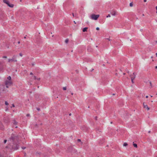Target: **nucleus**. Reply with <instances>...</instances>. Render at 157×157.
Masks as SVG:
<instances>
[{
  "instance_id": "nucleus-56",
  "label": "nucleus",
  "mask_w": 157,
  "mask_h": 157,
  "mask_svg": "<svg viewBox=\"0 0 157 157\" xmlns=\"http://www.w3.org/2000/svg\"><path fill=\"white\" fill-rule=\"evenodd\" d=\"M15 128H17V126H16V127H15Z\"/></svg>"
},
{
  "instance_id": "nucleus-61",
  "label": "nucleus",
  "mask_w": 157,
  "mask_h": 157,
  "mask_svg": "<svg viewBox=\"0 0 157 157\" xmlns=\"http://www.w3.org/2000/svg\"><path fill=\"white\" fill-rule=\"evenodd\" d=\"M111 124H112V122H111Z\"/></svg>"
},
{
  "instance_id": "nucleus-25",
  "label": "nucleus",
  "mask_w": 157,
  "mask_h": 157,
  "mask_svg": "<svg viewBox=\"0 0 157 157\" xmlns=\"http://www.w3.org/2000/svg\"><path fill=\"white\" fill-rule=\"evenodd\" d=\"M107 17H110V15L109 14H108V16H107Z\"/></svg>"
},
{
  "instance_id": "nucleus-10",
  "label": "nucleus",
  "mask_w": 157,
  "mask_h": 157,
  "mask_svg": "<svg viewBox=\"0 0 157 157\" xmlns=\"http://www.w3.org/2000/svg\"><path fill=\"white\" fill-rule=\"evenodd\" d=\"M111 14H112V15H113V16H115V15H116V12L114 11H112L111 12Z\"/></svg>"
},
{
  "instance_id": "nucleus-45",
  "label": "nucleus",
  "mask_w": 157,
  "mask_h": 157,
  "mask_svg": "<svg viewBox=\"0 0 157 157\" xmlns=\"http://www.w3.org/2000/svg\"><path fill=\"white\" fill-rule=\"evenodd\" d=\"M18 44H19L20 43V42L19 41L18 42Z\"/></svg>"
},
{
  "instance_id": "nucleus-49",
  "label": "nucleus",
  "mask_w": 157,
  "mask_h": 157,
  "mask_svg": "<svg viewBox=\"0 0 157 157\" xmlns=\"http://www.w3.org/2000/svg\"><path fill=\"white\" fill-rule=\"evenodd\" d=\"M69 115H70V116H71V113H70Z\"/></svg>"
},
{
  "instance_id": "nucleus-57",
  "label": "nucleus",
  "mask_w": 157,
  "mask_h": 157,
  "mask_svg": "<svg viewBox=\"0 0 157 157\" xmlns=\"http://www.w3.org/2000/svg\"><path fill=\"white\" fill-rule=\"evenodd\" d=\"M53 36H54V35H52V37H53Z\"/></svg>"
},
{
  "instance_id": "nucleus-60",
  "label": "nucleus",
  "mask_w": 157,
  "mask_h": 157,
  "mask_svg": "<svg viewBox=\"0 0 157 157\" xmlns=\"http://www.w3.org/2000/svg\"><path fill=\"white\" fill-rule=\"evenodd\" d=\"M1 95V93H0V96Z\"/></svg>"
},
{
  "instance_id": "nucleus-15",
  "label": "nucleus",
  "mask_w": 157,
  "mask_h": 157,
  "mask_svg": "<svg viewBox=\"0 0 157 157\" xmlns=\"http://www.w3.org/2000/svg\"><path fill=\"white\" fill-rule=\"evenodd\" d=\"M133 145L136 148L137 147V145L136 144L133 143Z\"/></svg>"
},
{
  "instance_id": "nucleus-30",
  "label": "nucleus",
  "mask_w": 157,
  "mask_h": 157,
  "mask_svg": "<svg viewBox=\"0 0 157 157\" xmlns=\"http://www.w3.org/2000/svg\"><path fill=\"white\" fill-rule=\"evenodd\" d=\"M30 114H27V115H26V116L27 117H29L30 116Z\"/></svg>"
},
{
  "instance_id": "nucleus-44",
  "label": "nucleus",
  "mask_w": 157,
  "mask_h": 157,
  "mask_svg": "<svg viewBox=\"0 0 157 157\" xmlns=\"http://www.w3.org/2000/svg\"><path fill=\"white\" fill-rule=\"evenodd\" d=\"M94 70V69H92V70L91 71H93Z\"/></svg>"
},
{
  "instance_id": "nucleus-22",
  "label": "nucleus",
  "mask_w": 157,
  "mask_h": 157,
  "mask_svg": "<svg viewBox=\"0 0 157 157\" xmlns=\"http://www.w3.org/2000/svg\"><path fill=\"white\" fill-rule=\"evenodd\" d=\"M134 79H131L132 82V83H134V82L133 81Z\"/></svg>"
},
{
  "instance_id": "nucleus-64",
  "label": "nucleus",
  "mask_w": 157,
  "mask_h": 157,
  "mask_svg": "<svg viewBox=\"0 0 157 157\" xmlns=\"http://www.w3.org/2000/svg\"><path fill=\"white\" fill-rule=\"evenodd\" d=\"M98 47V46H96V47Z\"/></svg>"
},
{
  "instance_id": "nucleus-13",
  "label": "nucleus",
  "mask_w": 157,
  "mask_h": 157,
  "mask_svg": "<svg viewBox=\"0 0 157 157\" xmlns=\"http://www.w3.org/2000/svg\"><path fill=\"white\" fill-rule=\"evenodd\" d=\"M13 124L14 125H17V122L15 120H14Z\"/></svg>"
},
{
  "instance_id": "nucleus-41",
  "label": "nucleus",
  "mask_w": 157,
  "mask_h": 157,
  "mask_svg": "<svg viewBox=\"0 0 157 157\" xmlns=\"http://www.w3.org/2000/svg\"><path fill=\"white\" fill-rule=\"evenodd\" d=\"M144 2H145L147 1V0H144Z\"/></svg>"
},
{
  "instance_id": "nucleus-40",
  "label": "nucleus",
  "mask_w": 157,
  "mask_h": 157,
  "mask_svg": "<svg viewBox=\"0 0 157 157\" xmlns=\"http://www.w3.org/2000/svg\"><path fill=\"white\" fill-rule=\"evenodd\" d=\"M34 65V63H32V66H33V65Z\"/></svg>"
},
{
  "instance_id": "nucleus-1",
  "label": "nucleus",
  "mask_w": 157,
  "mask_h": 157,
  "mask_svg": "<svg viewBox=\"0 0 157 157\" xmlns=\"http://www.w3.org/2000/svg\"><path fill=\"white\" fill-rule=\"evenodd\" d=\"M17 56L15 55H13L12 58L9 59H8V62L9 63H11L12 62H16L17 60L16 59Z\"/></svg>"
},
{
  "instance_id": "nucleus-38",
  "label": "nucleus",
  "mask_w": 157,
  "mask_h": 157,
  "mask_svg": "<svg viewBox=\"0 0 157 157\" xmlns=\"http://www.w3.org/2000/svg\"><path fill=\"white\" fill-rule=\"evenodd\" d=\"M107 39V40H109V41H110V40H110V39H109V38H107V39Z\"/></svg>"
},
{
  "instance_id": "nucleus-29",
  "label": "nucleus",
  "mask_w": 157,
  "mask_h": 157,
  "mask_svg": "<svg viewBox=\"0 0 157 157\" xmlns=\"http://www.w3.org/2000/svg\"><path fill=\"white\" fill-rule=\"evenodd\" d=\"M96 30H99V27H97L96 28Z\"/></svg>"
},
{
  "instance_id": "nucleus-24",
  "label": "nucleus",
  "mask_w": 157,
  "mask_h": 157,
  "mask_svg": "<svg viewBox=\"0 0 157 157\" xmlns=\"http://www.w3.org/2000/svg\"><path fill=\"white\" fill-rule=\"evenodd\" d=\"M19 55L21 56H22V54L21 53H19Z\"/></svg>"
},
{
  "instance_id": "nucleus-27",
  "label": "nucleus",
  "mask_w": 157,
  "mask_h": 157,
  "mask_svg": "<svg viewBox=\"0 0 157 157\" xmlns=\"http://www.w3.org/2000/svg\"><path fill=\"white\" fill-rule=\"evenodd\" d=\"M77 140H78V142H81V140L80 139H78Z\"/></svg>"
},
{
  "instance_id": "nucleus-20",
  "label": "nucleus",
  "mask_w": 157,
  "mask_h": 157,
  "mask_svg": "<svg viewBox=\"0 0 157 157\" xmlns=\"http://www.w3.org/2000/svg\"><path fill=\"white\" fill-rule=\"evenodd\" d=\"M5 104L6 105H9L8 103L6 101H5Z\"/></svg>"
},
{
  "instance_id": "nucleus-4",
  "label": "nucleus",
  "mask_w": 157,
  "mask_h": 157,
  "mask_svg": "<svg viewBox=\"0 0 157 157\" xmlns=\"http://www.w3.org/2000/svg\"><path fill=\"white\" fill-rule=\"evenodd\" d=\"M12 83V82L11 81L6 80L5 82V85L7 88H8L9 86H10Z\"/></svg>"
},
{
  "instance_id": "nucleus-39",
  "label": "nucleus",
  "mask_w": 157,
  "mask_h": 157,
  "mask_svg": "<svg viewBox=\"0 0 157 157\" xmlns=\"http://www.w3.org/2000/svg\"><path fill=\"white\" fill-rule=\"evenodd\" d=\"M12 106H13V107H14L15 106H14V104H13L12 105Z\"/></svg>"
},
{
  "instance_id": "nucleus-8",
  "label": "nucleus",
  "mask_w": 157,
  "mask_h": 157,
  "mask_svg": "<svg viewBox=\"0 0 157 157\" xmlns=\"http://www.w3.org/2000/svg\"><path fill=\"white\" fill-rule=\"evenodd\" d=\"M144 108L147 109V110H149L150 109V108L149 107L148 105H146L145 106H144Z\"/></svg>"
},
{
  "instance_id": "nucleus-51",
  "label": "nucleus",
  "mask_w": 157,
  "mask_h": 157,
  "mask_svg": "<svg viewBox=\"0 0 157 157\" xmlns=\"http://www.w3.org/2000/svg\"><path fill=\"white\" fill-rule=\"evenodd\" d=\"M125 73H123V75H125Z\"/></svg>"
},
{
  "instance_id": "nucleus-63",
  "label": "nucleus",
  "mask_w": 157,
  "mask_h": 157,
  "mask_svg": "<svg viewBox=\"0 0 157 157\" xmlns=\"http://www.w3.org/2000/svg\"><path fill=\"white\" fill-rule=\"evenodd\" d=\"M151 97H152V96H151Z\"/></svg>"
},
{
  "instance_id": "nucleus-28",
  "label": "nucleus",
  "mask_w": 157,
  "mask_h": 157,
  "mask_svg": "<svg viewBox=\"0 0 157 157\" xmlns=\"http://www.w3.org/2000/svg\"><path fill=\"white\" fill-rule=\"evenodd\" d=\"M6 141H7V140H4V142L5 144V143H6Z\"/></svg>"
},
{
  "instance_id": "nucleus-53",
  "label": "nucleus",
  "mask_w": 157,
  "mask_h": 157,
  "mask_svg": "<svg viewBox=\"0 0 157 157\" xmlns=\"http://www.w3.org/2000/svg\"><path fill=\"white\" fill-rule=\"evenodd\" d=\"M113 95H115V94H113Z\"/></svg>"
},
{
  "instance_id": "nucleus-35",
  "label": "nucleus",
  "mask_w": 157,
  "mask_h": 157,
  "mask_svg": "<svg viewBox=\"0 0 157 157\" xmlns=\"http://www.w3.org/2000/svg\"><path fill=\"white\" fill-rule=\"evenodd\" d=\"M30 75H33V73H32V72H31V73H30Z\"/></svg>"
},
{
  "instance_id": "nucleus-11",
  "label": "nucleus",
  "mask_w": 157,
  "mask_h": 157,
  "mask_svg": "<svg viewBox=\"0 0 157 157\" xmlns=\"http://www.w3.org/2000/svg\"><path fill=\"white\" fill-rule=\"evenodd\" d=\"M14 147V148H15V149L16 150H17V149H18L19 147V146L17 144L16 145V147Z\"/></svg>"
},
{
  "instance_id": "nucleus-52",
  "label": "nucleus",
  "mask_w": 157,
  "mask_h": 157,
  "mask_svg": "<svg viewBox=\"0 0 157 157\" xmlns=\"http://www.w3.org/2000/svg\"><path fill=\"white\" fill-rule=\"evenodd\" d=\"M74 22L76 24V22H75V21H74Z\"/></svg>"
},
{
  "instance_id": "nucleus-46",
  "label": "nucleus",
  "mask_w": 157,
  "mask_h": 157,
  "mask_svg": "<svg viewBox=\"0 0 157 157\" xmlns=\"http://www.w3.org/2000/svg\"><path fill=\"white\" fill-rule=\"evenodd\" d=\"M155 55H156V57H157V53H156L155 54Z\"/></svg>"
},
{
  "instance_id": "nucleus-37",
  "label": "nucleus",
  "mask_w": 157,
  "mask_h": 157,
  "mask_svg": "<svg viewBox=\"0 0 157 157\" xmlns=\"http://www.w3.org/2000/svg\"><path fill=\"white\" fill-rule=\"evenodd\" d=\"M146 105L145 104V103H143V105H144V106H145Z\"/></svg>"
},
{
  "instance_id": "nucleus-12",
  "label": "nucleus",
  "mask_w": 157,
  "mask_h": 157,
  "mask_svg": "<svg viewBox=\"0 0 157 157\" xmlns=\"http://www.w3.org/2000/svg\"><path fill=\"white\" fill-rule=\"evenodd\" d=\"M5 88V86L3 85H2L1 87V88L2 90L3 91H4V89Z\"/></svg>"
},
{
  "instance_id": "nucleus-55",
  "label": "nucleus",
  "mask_w": 157,
  "mask_h": 157,
  "mask_svg": "<svg viewBox=\"0 0 157 157\" xmlns=\"http://www.w3.org/2000/svg\"><path fill=\"white\" fill-rule=\"evenodd\" d=\"M153 58V57L152 56L151 57V58Z\"/></svg>"
},
{
  "instance_id": "nucleus-7",
  "label": "nucleus",
  "mask_w": 157,
  "mask_h": 157,
  "mask_svg": "<svg viewBox=\"0 0 157 157\" xmlns=\"http://www.w3.org/2000/svg\"><path fill=\"white\" fill-rule=\"evenodd\" d=\"M0 129L2 130H3L4 129V126L2 123L1 122H0Z\"/></svg>"
},
{
  "instance_id": "nucleus-9",
  "label": "nucleus",
  "mask_w": 157,
  "mask_h": 157,
  "mask_svg": "<svg viewBox=\"0 0 157 157\" xmlns=\"http://www.w3.org/2000/svg\"><path fill=\"white\" fill-rule=\"evenodd\" d=\"M88 29V28L87 27H85V28H84L83 29H82V31L83 32H86L87 31V29Z\"/></svg>"
},
{
  "instance_id": "nucleus-17",
  "label": "nucleus",
  "mask_w": 157,
  "mask_h": 157,
  "mask_svg": "<svg viewBox=\"0 0 157 157\" xmlns=\"http://www.w3.org/2000/svg\"><path fill=\"white\" fill-rule=\"evenodd\" d=\"M128 145V144L126 143H124L123 144V146H126Z\"/></svg>"
},
{
  "instance_id": "nucleus-33",
  "label": "nucleus",
  "mask_w": 157,
  "mask_h": 157,
  "mask_svg": "<svg viewBox=\"0 0 157 157\" xmlns=\"http://www.w3.org/2000/svg\"><path fill=\"white\" fill-rule=\"evenodd\" d=\"M155 8H156V10H157L156 13H157V6H156Z\"/></svg>"
},
{
  "instance_id": "nucleus-16",
  "label": "nucleus",
  "mask_w": 157,
  "mask_h": 157,
  "mask_svg": "<svg viewBox=\"0 0 157 157\" xmlns=\"http://www.w3.org/2000/svg\"><path fill=\"white\" fill-rule=\"evenodd\" d=\"M68 41H69V40L68 39H66L65 40V43H67L68 42Z\"/></svg>"
},
{
  "instance_id": "nucleus-19",
  "label": "nucleus",
  "mask_w": 157,
  "mask_h": 157,
  "mask_svg": "<svg viewBox=\"0 0 157 157\" xmlns=\"http://www.w3.org/2000/svg\"><path fill=\"white\" fill-rule=\"evenodd\" d=\"M130 6L131 7H132L133 6V3L132 2H131L129 4Z\"/></svg>"
},
{
  "instance_id": "nucleus-58",
  "label": "nucleus",
  "mask_w": 157,
  "mask_h": 157,
  "mask_svg": "<svg viewBox=\"0 0 157 157\" xmlns=\"http://www.w3.org/2000/svg\"><path fill=\"white\" fill-rule=\"evenodd\" d=\"M88 50H89V48H88Z\"/></svg>"
},
{
  "instance_id": "nucleus-34",
  "label": "nucleus",
  "mask_w": 157,
  "mask_h": 157,
  "mask_svg": "<svg viewBox=\"0 0 157 157\" xmlns=\"http://www.w3.org/2000/svg\"><path fill=\"white\" fill-rule=\"evenodd\" d=\"M97 117H95V119L96 120H97Z\"/></svg>"
},
{
  "instance_id": "nucleus-50",
  "label": "nucleus",
  "mask_w": 157,
  "mask_h": 157,
  "mask_svg": "<svg viewBox=\"0 0 157 157\" xmlns=\"http://www.w3.org/2000/svg\"><path fill=\"white\" fill-rule=\"evenodd\" d=\"M71 95H73V93H71Z\"/></svg>"
},
{
  "instance_id": "nucleus-2",
  "label": "nucleus",
  "mask_w": 157,
  "mask_h": 157,
  "mask_svg": "<svg viewBox=\"0 0 157 157\" xmlns=\"http://www.w3.org/2000/svg\"><path fill=\"white\" fill-rule=\"evenodd\" d=\"M99 15H95V14H92L91 16V18L93 20H97L99 17Z\"/></svg>"
},
{
  "instance_id": "nucleus-36",
  "label": "nucleus",
  "mask_w": 157,
  "mask_h": 157,
  "mask_svg": "<svg viewBox=\"0 0 157 157\" xmlns=\"http://www.w3.org/2000/svg\"><path fill=\"white\" fill-rule=\"evenodd\" d=\"M40 78H36V79H37V80H40Z\"/></svg>"
},
{
  "instance_id": "nucleus-62",
  "label": "nucleus",
  "mask_w": 157,
  "mask_h": 157,
  "mask_svg": "<svg viewBox=\"0 0 157 157\" xmlns=\"http://www.w3.org/2000/svg\"><path fill=\"white\" fill-rule=\"evenodd\" d=\"M143 16H144V14H143Z\"/></svg>"
},
{
  "instance_id": "nucleus-59",
  "label": "nucleus",
  "mask_w": 157,
  "mask_h": 157,
  "mask_svg": "<svg viewBox=\"0 0 157 157\" xmlns=\"http://www.w3.org/2000/svg\"><path fill=\"white\" fill-rule=\"evenodd\" d=\"M150 131H149V132H148L149 133H150Z\"/></svg>"
},
{
  "instance_id": "nucleus-54",
  "label": "nucleus",
  "mask_w": 157,
  "mask_h": 157,
  "mask_svg": "<svg viewBox=\"0 0 157 157\" xmlns=\"http://www.w3.org/2000/svg\"><path fill=\"white\" fill-rule=\"evenodd\" d=\"M155 42H156V43H157V41H155Z\"/></svg>"
},
{
  "instance_id": "nucleus-6",
  "label": "nucleus",
  "mask_w": 157,
  "mask_h": 157,
  "mask_svg": "<svg viewBox=\"0 0 157 157\" xmlns=\"http://www.w3.org/2000/svg\"><path fill=\"white\" fill-rule=\"evenodd\" d=\"M16 138V136L15 135L13 134H12L10 138V139L13 140Z\"/></svg>"
},
{
  "instance_id": "nucleus-5",
  "label": "nucleus",
  "mask_w": 157,
  "mask_h": 157,
  "mask_svg": "<svg viewBox=\"0 0 157 157\" xmlns=\"http://www.w3.org/2000/svg\"><path fill=\"white\" fill-rule=\"evenodd\" d=\"M136 74L135 72L133 73L132 75H130V76L131 77V79H134L136 78Z\"/></svg>"
},
{
  "instance_id": "nucleus-42",
  "label": "nucleus",
  "mask_w": 157,
  "mask_h": 157,
  "mask_svg": "<svg viewBox=\"0 0 157 157\" xmlns=\"http://www.w3.org/2000/svg\"><path fill=\"white\" fill-rule=\"evenodd\" d=\"M148 96H146V98H148Z\"/></svg>"
},
{
  "instance_id": "nucleus-31",
  "label": "nucleus",
  "mask_w": 157,
  "mask_h": 157,
  "mask_svg": "<svg viewBox=\"0 0 157 157\" xmlns=\"http://www.w3.org/2000/svg\"><path fill=\"white\" fill-rule=\"evenodd\" d=\"M22 148L23 149H24L25 148V147H22Z\"/></svg>"
},
{
  "instance_id": "nucleus-23",
  "label": "nucleus",
  "mask_w": 157,
  "mask_h": 157,
  "mask_svg": "<svg viewBox=\"0 0 157 157\" xmlns=\"http://www.w3.org/2000/svg\"><path fill=\"white\" fill-rule=\"evenodd\" d=\"M36 109L38 111H40V109L39 108H36Z\"/></svg>"
},
{
  "instance_id": "nucleus-26",
  "label": "nucleus",
  "mask_w": 157,
  "mask_h": 157,
  "mask_svg": "<svg viewBox=\"0 0 157 157\" xmlns=\"http://www.w3.org/2000/svg\"><path fill=\"white\" fill-rule=\"evenodd\" d=\"M2 58H7V57L6 56H3L2 57Z\"/></svg>"
},
{
  "instance_id": "nucleus-18",
  "label": "nucleus",
  "mask_w": 157,
  "mask_h": 157,
  "mask_svg": "<svg viewBox=\"0 0 157 157\" xmlns=\"http://www.w3.org/2000/svg\"><path fill=\"white\" fill-rule=\"evenodd\" d=\"M11 77L10 76H9L8 78L7 79L8 80H9V81H11Z\"/></svg>"
},
{
  "instance_id": "nucleus-47",
  "label": "nucleus",
  "mask_w": 157,
  "mask_h": 157,
  "mask_svg": "<svg viewBox=\"0 0 157 157\" xmlns=\"http://www.w3.org/2000/svg\"><path fill=\"white\" fill-rule=\"evenodd\" d=\"M26 38V36L24 37V38L25 39Z\"/></svg>"
},
{
  "instance_id": "nucleus-21",
  "label": "nucleus",
  "mask_w": 157,
  "mask_h": 157,
  "mask_svg": "<svg viewBox=\"0 0 157 157\" xmlns=\"http://www.w3.org/2000/svg\"><path fill=\"white\" fill-rule=\"evenodd\" d=\"M63 90H66L67 89V88L66 87H64L63 88Z\"/></svg>"
},
{
  "instance_id": "nucleus-43",
  "label": "nucleus",
  "mask_w": 157,
  "mask_h": 157,
  "mask_svg": "<svg viewBox=\"0 0 157 157\" xmlns=\"http://www.w3.org/2000/svg\"><path fill=\"white\" fill-rule=\"evenodd\" d=\"M155 69H157V66H156L155 67Z\"/></svg>"
},
{
  "instance_id": "nucleus-32",
  "label": "nucleus",
  "mask_w": 157,
  "mask_h": 157,
  "mask_svg": "<svg viewBox=\"0 0 157 157\" xmlns=\"http://www.w3.org/2000/svg\"><path fill=\"white\" fill-rule=\"evenodd\" d=\"M150 83V85L152 87V84H151V82H149Z\"/></svg>"
},
{
  "instance_id": "nucleus-14",
  "label": "nucleus",
  "mask_w": 157,
  "mask_h": 157,
  "mask_svg": "<svg viewBox=\"0 0 157 157\" xmlns=\"http://www.w3.org/2000/svg\"><path fill=\"white\" fill-rule=\"evenodd\" d=\"M36 79V77L35 76H33V77H32L31 78V79L32 80V79Z\"/></svg>"
},
{
  "instance_id": "nucleus-48",
  "label": "nucleus",
  "mask_w": 157,
  "mask_h": 157,
  "mask_svg": "<svg viewBox=\"0 0 157 157\" xmlns=\"http://www.w3.org/2000/svg\"><path fill=\"white\" fill-rule=\"evenodd\" d=\"M72 15H73V16L74 17V14L73 13H72Z\"/></svg>"
},
{
  "instance_id": "nucleus-3",
  "label": "nucleus",
  "mask_w": 157,
  "mask_h": 157,
  "mask_svg": "<svg viewBox=\"0 0 157 157\" xmlns=\"http://www.w3.org/2000/svg\"><path fill=\"white\" fill-rule=\"evenodd\" d=\"M3 2H4L7 4L10 7H13V5L12 4H10L9 2L7 0H3Z\"/></svg>"
}]
</instances>
